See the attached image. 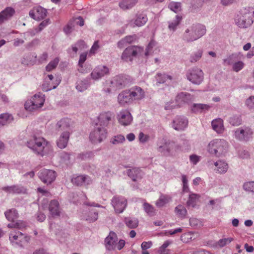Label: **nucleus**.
Segmentation results:
<instances>
[{
	"label": "nucleus",
	"instance_id": "obj_47",
	"mask_svg": "<svg viewBox=\"0 0 254 254\" xmlns=\"http://www.w3.org/2000/svg\"><path fill=\"white\" fill-rule=\"evenodd\" d=\"M203 51L198 50L197 52L191 55L190 57V61L193 63L199 61L202 57Z\"/></svg>",
	"mask_w": 254,
	"mask_h": 254
},
{
	"label": "nucleus",
	"instance_id": "obj_29",
	"mask_svg": "<svg viewBox=\"0 0 254 254\" xmlns=\"http://www.w3.org/2000/svg\"><path fill=\"white\" fill-rule=\"evenodd\" d=\"M9 240L13 245L19 246L18 242L22 238V233L17 231H11L9 234Z\"/></svg>",
	"mask_w": 254,
	"mask_h": 254
},
{
	"label": "nucleus",
	"instance_id": "obj_22",
	"mask_svg": "<svg viewBox=\"0 0 254 254\" xmlns=\"http://www.w3.org/2000/svg\"><path fill=\"white\" fill-rule=\"evenodd\" d=\"M118 101L119 103L123 106L132 102L128 90H125L120 93L118 96Z\"/></svg>",
	"mask_w": 254,
	"mask_h": 254
},
{
	"label": "nucleus",
	"instance_id": "obj_21",
	"mask_svg": "<svg viewBox=\"0 0 254 254\" xmlns=\"http://www.w3.org/2000/svg\"><path fill=\"white\" fill-rule=\"evenodd\" d=\"M117 238L116 234L114 232L110 233L109 235L105 239V244L107 249L112 250L116 248Z\"/></svg>",
	"mask_w": 254,
	"mask_h": 254
},
{
	"label": "nucleus",
	"instance_id": "obj_24",
	"mask_svg": "<svg viewBox=\"0 0 254 254\" xmlns=\"http://www.w3.org/2000/svg\"><path fill=\"white\" fill-rule=\"evenodd\" d=\"M14 9L10 7H7L0 12V24L7 20L14 14Z\"/></svg>",
	"mask_w": 254,
	"mask_h": 254
},
{
	"label": "nucleus",
	"instance_id": "obj_61",
	"mask_svg": "<svg viewBox=\"0 0 254 254\" xmlns=\"http://www.w3.org/2000/svg\"><path fill=\"white\" fill-rule=\"evenodd\" d=\"M86 56H87V55L85 53H82V54L80 55L79 60L78 62V65L83 64L84 62L86 60Z\"/></svg>",
	"mask_w": 254,
	"mask_h": 254
},
{
	"label": "nucleus",
	"instance_id": "obj_31",
	"mask_svg": "<svg viewBox=\"0 0 254 254\" xmlns=\"http://www.w3.org/2000/svg\"><path fill=\"white\" fill-rule=\"evenodd\" d=\"M212 127L213 129L218 133H221L224 130L223 126V121L222 119L219 118L213 120L212 122Z\"/></svg>",
	"mask_w": 254,
	"mask_h": 254
},
{
	"label": "nucleus",
	"instance_id": "obj_48",
	"mask_svg": "<svg viewBox=\"0 0 254 254\" xmlns=\"http://www.w3.org/2000/svg\"><path fill=\"white\" fill-rule=\"evenodd\" d=\"M143 209L145 212L149 216H152L155 215V210L150 204L145 202L143 204Z\"/></svg>",
	"mask_w": 254,
	"mask_h": 254
},
{
	"label": "nucleus",
	"instance_id": "obj_12",
	"mask_svg": "<svg viewBox=\"0 0 254 254\" xmlns=\"http://www.w3.org/2000/svg\"><path fill=\"white\" fill-rule=\"evenodd\" d=\"M112 204L116 213H122L127 205V199L122 196L116 195L112 199Z\"/></svg>",
	"mask_w": 254,
	"mask_h": 254
},
{
	"label": "nucleus",
	"instance_id": "obj_36",
	"mask_svg": "<svg viewBox=\"0 0 254 254\" xmlns=\"http://www.w3.org/2000/svg\"><path fill=\"white\" fill-rule=\"evenodd\" d=\"M98 212L94 210H91L85 214L84 219L89 222L91 223L96 221L98 219Z\"/></svg>",
	"mask_w": 254,
	"mask_h": 254
},
{
	"label": "nucleus",
	"instance_id": "obj_28",
	"mask_svg": "<svg viewBox=\"0 0 254 254\" xmlns=\"http://www.w3.org/2000/svg\"><path fill=\"white\" fill-rule=\"evenodd\" d=\"M70 121L68 119H63L57 124V128L59 130L68 131L69 132Z\"/></svg>",
	"mask_w": 254,
	"mask_h": 254
},
{
	"label": "nucleus",
	"instance_id": "obj_7",
	"mask_svg": "<svg viewBox=\"0 0 254 254\" xmlns=\"http://www.w3.org/2000/svg\"><path fill=\"white\" fill-rule=\"evenodd\" d=\"M45 102V95L42 93L36 94L27 100L25 104V109L28 111H33L41 108Z\"/></svg>",
	"mask_w": 254,
	"mask_h": 254
},
{
	"label": "nucleus",
	"instance_id": "obj_50",
	"mask_svg": "<svg viewBox=\"0 0 254 254\" xmlns=\"http://www.w3.org/2000/svg\"><path fill=\"white\" fill-rule=\"evenodd\" d=\"M7 226L11 228H16L19 229H22L26 227V223L22 221L18 220L16 222H14L13 223L8 224Z\"/></svg>",
	"mask_w": 254,
	"mask_h": 254
},
{
	"label": "nucleus",
	"instance_id": "obj_25",
	"mask_svg": "<svg viewBox=\"0 0 254 254\" xmlns=\"http://www.w3.org/2000/svg\"><path fill=\"white\" fill-rule=\"evenodd\" d=\"M127 174L132 181H136L138 179H141L144 173L139 168H133L128 170Z\"/></svg>",
	"mask_w": 254,
	"mask_h": 254
},
{
	"label": "nucleus",
	"instance_id": "obj_17",
	"mask_svg": "<svg viewBox=\"0 0 254 254\" xmlns=\"http://www.w3.org/2000/svg\"><path fill=\"white\" fill-rule=\"evenodd\" d=\"M193 99V96L190 93L183 92L179 93L176 97V101L179 107L191 102Z\"/></svg>",
	"mask_w": 254,
	"mask_h": 254
},
{
	"label": "nucleus",
	"instance_id": "obj_43",
	"mask_svg": "<svg viewBox=\"0 0 254 254\" xmlns=\"http://www.w3.org/2000/svg\"><path fill=\"white\" fill-rule=\"evenodd\" d=\"M175 211L178 216L182 218H185L187 213L186 208L182 205H179L176 207Z\"/></svg>",
	"mask_w": 254,
	"mask_h": 254
},
{
	"label": "nucleus",
	"instance_id": "obj_40",
	"mask_svg": "<svg viewBox=\"0 0 254 254\" xmlns=\"http://www.w3.org/2000/svg\"><path fill=\"white\" fill-rule=\"evenodd\" d=\"M181 19V16L176 15L175 19L169 22L168 28L169 30L174 32L177 29L178 26L180 23Z\"/></svg>",
	"mask_w": 254,
	"mask_h": 254
},
{
	"label": "nucleus",
	"instance_id": "obj_13",
	"mask_svg": "<svg viewBox=\"0 0 254 254\" xmlns=\"http://www.w3.org/2000/svg\"><path fill=\"white\" fill-rule=\"evenodd\" d=\"M39 177L45 184H51L56 178V172L52 170L44 169L39 172Z\"/></svg>",
	"mask_w": 254,
	"mask_h": 254
},
{
	"label": "nucleus",
	"instance_id": "obj_10",
	"mask_svg": "<svg viewBox=\"0 0 254 254\" xmlns=\"http://www.w3.org/2000/svg\"><path fill=\"white\" fill-rule=\"evenodd\" d=\"M143 49L137 46H129L124 51L122 59L125 61H131L132 58L137 55H141L143 53Z\"/></svg>",
	"mask_w": 254,
	"mask_h": 254
},
{
	"label": "nucleus",
	"instance_id": "obj_5",
	"mask_svg": "<svg viewBox=\"0 0 254 254\" xmlns=\"http://www.w3.org/2000/svg\"><path fill=\"white\" fill-rule=\"evenodd\" d=\"M228 147V143L226 140L216 139L209 142L207 149L210 154L220 156L227 152Z\"/></svg>",
	"mask_w": 254,
	"mask_h": 254
},
{
	"label": "nucleus",
	"instance_id": "obj_20",
	"mask_svg": "<svg viewBox=\"0 0 254 254\" xmlns=\"http://www.w3.org/2000/svg\"><path fill=\"white\" fill-rule=\"evenodd\" d=\"M128 91L132 101L140 100L144 96V92L140 87L134 86L131 88Z\"/></svg>",
	"mask_w": 254,
	"mask_h": 254
},
{
	"label": "nucleus",
	"instance_id": "obj_52",
	"mask_svg": "<svg viewBox=\"0 0 254 254\" xmlns=\"http://www.w3.org/2000/svg\"><path fill=\"white\" fill-rule=\"evenodd\" d=\"M59 61V59L58 58H56L54 60L50 62L46 67V70L50 71L55 68L57 67Z\"/></svg>",
	"mask_w": 254,
	"mask_h": 254
},
{
	"label": "nucleus",
	"instance_id": "obj_35",
	"mask_svg": "<svg viewBox=\"0 0 254 254\" xmlns=\"http://www.w3.org/2000/svg\"><path fill=\"white\" fill-rule=\"evenodd\" d=\"M90 85V82L87 79L79 80L76 82V89L79 92L86 90Z\"/></svg>",
	"mask_w": 254,
	"mask_h": 254
},
{
	"label": "nucleus",
	"instance_id": "obj_46",
	"mask_svg": "<svg viewBox=\"0 0 254 254\" xmlns=\"http://www.w3.org/2000/svg\"><path fill=\"white\" fill-rule=\"evenodd\" d=\"M125 137L124 135L119 134L112 137L111 139V142L114 145H118L123 143L125 141Z\"/></svg>",
	"mask_w": 254,
	"mask_h": 254
},
{
	"label": "nucleus",
	"instance_id": "obj_11",
	"mask_svg": "<svg viewBox=\"0 0 254 254\" xmlns=\"http://www.w3.org/2000/svg\"><path fill=\"white\" fill-rule=\"evenodd\" d=\"M107 132L105 127H97L90 134V139L93 143L102 142L107 137Z\"/></svg>",
	"mask_w": 254,
	"mask_h": 254
},
{
	"label": "nucleus",
	"instance_id": "obj_2",
	"mask_svg": "<svg viewBox=\"0 0 254 254\" xmlns=\"http://www.w3.org/2000/svg\"><path fill=\"white\" fill-rule=\"evenodd\" d=\"M206 31L205 26L200 24H193L186 29L183 34V39L188 43L193 42L203 36Z\"/></svg>",
	"mask_w": 254,
	"mask_h": 254
},
{
	"label": "nucleus",
	"instance_id": "obj_23",
	"mask_svg": "<svg viewBox=\"0 0 254 254\" xmlns=\"http://www.w3.org/2000/svg\"><path fill=\"white\" fill-rule=\"evenodd\" d=\"M49 210L52 217H56L59 216L60 210L58 201L56 200H51L49 204Z\"/></svg>",
	"mask_w": 254,
	"mask_h": 254
},
{
	"label": "nucleus",
	"instance_id": "obj_33",
	"mask_svg": "<svg viewBox=\"0 0 254 254\" xmlns=\"http://www.w3.org/2000/svg\"><path fill=\"white\" fill-rule=\"evenodd\" d=\"M137 2L138 0H122L119 5L123 10H126L132 7Z\"/></svg>",
	"mask_w": 254,
	"mask_h": 254
},
{
	"label": "nucleus",
	"instance_id": "obj_16",
	"mask_svg": "<svg viewBox=\"0 0 254 254\" xmlns=\"http://www.w3.org/2000/svg\"><path fill=\"white\" fill-rule=\"evenodd\" d=\"M188 121L184 116H177L172 123L173 127L176 130H184L188 126Z\"/></svg>",
	"mask_w": 254,
	"mask_h": 254
},
{
	"label": "nucleus",
	"instance_id": "obj_58",
	"mask_svg": "<svg viewBox=\"0 0 254 254\" xmlns=\"http://www.w3.org/2000/svg\"><path fill=\"white\" fill-rule=\"evenodd\" d=\"M246 104L250 109H254V96H250L247 99Z\"/></svg>",
	"mask_w": 254,
	"mask_h": 254
},
{
	"label": "nucleus",
	"instance_id": "obj_63",
	"mask_svg": "<svg viewBox=\"0 0 254 254\" xmlns=\"http://www.w3.org/2000/svg\"><path fill=\"white\" fill-rule=\"evenodd\" d=\"M48 57V54L46 52L44 53L39 58V62L40 63H43L44 61H46L47 60Z\"/></svg>",
	"mask_w": 254,
	"mask_h": 254
},
{
	"label": "nucleus",
	"instance_id": "obj_9",
	"mask_svg": "<svg viewBox=\"0 0 254 254\" xmlns=\"http://www.w3.org/2000/svg\"><path fill=\"white\" fill-rule=\"evenodd\" d=\"M187 77L192 83L199 84L203 79V73L201 69L194 67L188 71Z\"/></svg>",
	"mask_w": 254,
	"mask_h": 254
},
{
	"label": "nucleus",
	"instance_id": "obj_42",
	"mask_svg": "<svg viewBox=\"0 0 254 254\" xmlns=\"http://www.w3.org/2000/svg\"><path fill=\"white\" fill-rule=\"evenodd\" d=\"M199 196L195 193H191L190 194L189 198L187 201V205L188 206L194 207L198 199Z\"/></svg>",
	"mask_w": 254,
	"mask_h": 254
},
{
	"label": "nucleus",
	"instance_id": "obj_32",
	"mask_svg": "<svg viewBox=\"0 0 254 254\" xmlns=\"http://www.w3.org/2000/svg\"><path fill=\"white\" fill-rule=\"evenodd\" d=\"M214 165L216 167V171L218 173L224 174L228 169V164L222 160H218L214 163Z\"/></svg>",
	"mask_w": 254,
	"mask_h": 254
},
{
	"label": "nucleus",
	"instance_id": "obj_6",
	"mask_svg": "<svg viewBox=\"0 0 254 254\" xmlns=\"http://www.w3.org/2000/svg\"><path fill=\"white\" fill-rule=\"evenodd\" d=\"M130 79L127 75H119L114 77L110 81H107V92L110 93L112 90L121 89L129 84Z\"/></svg>",
	"mask_w": 254,
	"mask_h": 254
},
{
	"label": "nucleus",
	"instance_id": "obj_49",
	"mask_svg": "<svg viewBox=\"0 0 254 254\" xmlns=\"http://www.w3.org/2000/svg\"><path fill=\"white\" fill-rule=\"evenodd\" d=\"M167 79L171 80L172 79V77L166 74L158 73L157 75L156 80L158 83H163Z\"/></svg>",
	"mask_w": 254,
	"mask_h": 254
},
{
	"label": "nucleus",
	"instance_id": "obj_41",
	"mask_svg": "<svg viewBox=\"0 0 254 254\" xmlns=\"http://www.w3.org/2000/svg\"><path fill=\"white\" fill-rule=\"evenodd\" d=\"M87 178L86 176L80 175L76 177L73 178L71 179V182L73 184L77 186H81L86 184Z\"/></svg>",
	"mask_w": 254,
	"mask_h": 254
},
{
	"label": "nucleus",
	"instance_id": "obj_45",
	"mask_svg": "<svg viewBox=\"0 0 254 254\" xmlns=\"http://www.w3.org/2000/svg\"><path fill=\"white\" fill-rule=\"evenodd\" d=\"M136 39L135 36H127L123 39L122 40L119 41L118 43V47L122 48L124 46V44L125 43H131L132 42L134 41Z\"/></svg>",
	"mask_w": 254,
	"mask_h": 254
},
{
	"label": "nucleus",
	"instance_id": "obj_57",
	"mask_svg": "<svg viewBox=\"0 0 254 254\" xmlns=\"http://www.w3.org/2000/svg\"><path fill=\"white\" fill-rule=\"evenodd\" d=\"M244 66V64L242 62H238L237 63H235L233 66V69L234 71L236 72H238L240 70H241Z\"/></svg>",
	"mask_w": 254,
	"mask_h": 254
},
{
	"label": "nucleus",
	"instance_id": "obj_54",
	"mask_svg": "<svg viewBox=\"0 0 254 254\" xmlns=\"http://www.w3.org/2000/svg\"><path fill=\"white\" fill-rule=\"evenodd\" d=\"M156 45V42L154 40H151L148 44L145 52V55L148 56L151 54L152 52V49Z\"/></svg>",
	"mask_w": 254,
	"mask_h": 254
},
{
	"label": "nucleus",
	"instance_id": "obj_55",
	"mask_svg": "<svg viewBox=\"0 0 254 254\" xmlns=\"http://www.w3.org/2000/svg\"><path fill=\"white\" fill-rule=\"evenodd\" d=\"M243 188L246 191L254 192V182L245 183L243 185Z\"/></svg>",
	"mask_w": 254,
	"mask_h": 254
},
{
	"label": "nucleus",
	"instance_id": "obj_44",
	"mask_svg": "<svg viewBox=\"0 0 254 254\" xmlns=\"http://www.w3.org/2000/svg\"><path fill=\"white\" fill-rule=\"evenodd\" d=\"M125 222L127 226L130 228H135L138 224V221L135 218H126Z\"/></svg>",
	"mask_w": 254,
	"mask_h": 254
},
{
	"label": "nucleus",
	"instance_id": "obj_51",
	"mask_svg": "<svg viewBox=\"0 0 254 254\" xmlns=\"http://www.w3.org/2000/svg\"><path fill=\"white\" fill-rule=\"evenodd\" d=\"M169 7L171 10L177 13L181 10V3L178 2H171L169 4Z\"/></svg>",
	"mask_w": 254,
	"mask_h": 254
},
{
	"label": "nucleus",
	"instance_id": "obj_60",
	"mask_svg": "<svg viewBox=\"0 0 254 254\" xmlns=\"http://www.w3.org/2000/svg\"><path fill=\"white\" fill-rule=\"evenodd\" d=\"M46 218V215L42 213L41 212H39L37 214V219L38 221L40 222H43L45 220Z\"/></svg>",
	"mask_w": 254,
	"mask_h": 254
},
{
	"label": "nucleus",
	"instance_id": "obj_34",
	"mask_svg": "<svg viewBox=\"0 0 254 254\" xmlns=\"http://www.w3.org/2000/svg\"><path fill=\"white\" fill-rule=\"evenodd\" d=\"M210 106L203 104H194L191 108V111L195 113H201L208 111L210 108Z\"/></svg>",
	"mask_w": 254,
	"mask_h": 254
},
{
	"label": "nucleus",
	"instance_id": "obj_37",
	"mask_svg": "<svg viewBox=\"0 0 254 254\" xmlns=\"http://www.w3.org/2000/svg\"><path fill=\"white\" fill-rule=\"evenodd\" d=\"M4 214L7 220L11 221L12 223H13L18 217L17 211L15 209H10L6 211Z\"/></svg>",
	"mask_w": 254,
	"mask_h": 254
},
{
	"label": "nucleus",
	"instance_id": "obj_64",
	"mask_svg": "<svg viewBox=\"0 0 254 254\" xmlns=\"http://www.w3.org/2000/svg\"><path fill=\"white\" fill-rule=\"evenodd\" d=\"M190 158L191 162L194 164H196L199 161V157L195 155H190Z\"/></svg>",
	"mask_w": 254,
	"mask_h": 254
},
{
	"label": "nucleus",
	"instance_id": "obj_1",
	"mask_svg": "<svg viewBox=\"0 0 254 254\" xmlns=\"http://www.w3.org/2000/svg\"><path fill=\"white\" fill-rule=\"evenodd\" d=\"M254 18V8L248 7L242 8L239 11L235 18V22L239 27L247 28L253 23Z\"/></svg>",
	"mask_w": 254,
	"mask_h": 254
},
{
	"label": "nucleus",
	"instance_id": "obj_62",
	"mask_svg": "<svg viewBox=\"0 0 254 254\" xmlns=\"http://www.w3.org/2000/svg\"><path fill=\"white\" fill-rule=\"evenodd\" d=\"M139 140L142 142H145L147 141L148 139V136L143 134L142 132H140L139 134Z\"/></svg>",
	"mask_w": 254,
	"mask_h": 254
},
{
	"label": "nucleus",
	"instance_id": "obj_26",
	"mask_svg": "<svg viewBox=\"0 0 254 254\" xmlns=\"http://www.w3.org/2000/svg\"><path fill=\"white\" fill-rule=\"evenodd\" d=\"M147 21L146 16L142 14L137 15L136 18L134 21H131L128 23V25L131 27L136 26H141L144 25Z\"/></svg>",
	"mask_w": 254,
	"mask_h": 254
},
{
	"label": "nucleus",
	"instance_id": "obj_4",
	"mask_svg": "<svg viewBox=\"0 0 254 254\" xmlns=\"http://www.w3.org/2000/svg\"><path fill=\"white\" fill-rule=\"evenodd\" d=\"M179 147L174 141L162 138L157 143V150L163 156H169L173 155Z\"/></svg>",
	"mask_w": 254,
	"mask_h": 254
},
{
	"label": "nucleus",
	"instance_id": "obj_19",
	"mask_svg": "<svg viewBox=\"0 0 254 254\" xmlns=\"http://www.w3.org/2000/svg\"><path fill=\"white\" fill-rule=\"evenodd\" d=\"M118 119L119 123L122 125L127 126L132 122V118L128 111L124 110L120 112L118 114Z\"/></svg>",
	"mask_w": 254,
	"mask_h": 254
},
{
	"label": "nucleus",
	"instance_id": "obj_15",
	"mask_svg": "<svg viewBox=\"0 0 254 254\" xmlns=\"http://www.w3.org/2000/svg\"><path fill=\"white\" fill-rule=\"evenodd\" d=\"M47 9L40 6L33 8L29 11V15L31 17L36 20H41L47 16Z\"/></svg>",
	"mask_w": 254,
	"mask_h": 254
},
{
	"label": "nucleus",
	"instance_id": "obj_59",
	"mask_svg": "<svg viewBox=\"0 0 254 254\" xmlns=\"http://www.w3.org/2000/svg\"><path fill=\"white\" fill-rule=\"evenodd\" d=\"M152 245L151 241L149 242H143L141 245V248L143 250H147L150 248Z\"/></svg>",
	"mask_w": 254,
	"mask_h": 254
},
{
	"label": "nucleus",
	"instance_id": "obj_3",
	"mask_svg": "<svg viewBox=\"0 0 254 254\" xmlns=\"http://www.w3.org/2000/svg\"><path fill=\"white\" fill-rule=\"evenodd\" d=\"M27 146L35 153L41 156L47 153L50 149V145L45 139L36 136H34L27 142Z\"/></svg>",
	"mask_w": 254,
	"mask_h": 254
},
{
	"label": "nucleus",
	"instance_id": "obj_8",
	"mask_svg": "<svg viewBox=\"0 0 254 254\" xmlns=\"http://www.w3.org/2000/svg\"><path fill=\"white\" fill-rule=\"evenodd\" d=\"M234 137L240 141H248L252 138L254 131L248 126H243L233 131Z\"/></svg>",
	"mask_w": 254,
	"mask_h": 254
},
{
	"label": "nucleus",
	"instance_id": "obj_30",
	"mask_svg": "<svg viewBox=\"0 0 254 254\" xmlns=\"http://www.w3.org/2000/svg\"><path fill=\"white\" fill-rule=\"evenodd\" d=\"M2 190L9 193H20L24 192V189L23 187L18 185L5 187Z\"/></svg>",
	"mask_w": 254,
	"mask_h": 254
},
{
	"label": "nucleus",
	"instance_id": "obj_18",
	"mask_svg": "<svg viewBox=\"0 0 254 254\" xmlns=\"http://www.w3.org/2000/svg\"><path fill=\"white\" fill-rule=\"evenodd\" d=\"M114 114L111 112L101 113L98 117V124L103 127H107L114 118Z\"/></svg>",
	"mask_w": 254,
	"mask_h": 254
},
{
	"label": "nucleus",
	"instance_id": "obj_56",
	"mask_svg": "<svg viewBox=\"0 0 254 254\" xmlns=\"http://www.w3.org/2000/svg\"><path fill=\"white\" fill-rule=\"evenodd\" d=\"M30 240V237L28 235H25L22 233V238L20 239V242H18L19 246L23 247L24 246L28 244Z\"/></svg>",
	"mask_w": 254,
	"mask_h": 254
},
{
	"label": "nucleus",
	"instance_id": "obj_38",
	"mask_svg": "<svg viewBox=\"0 0 254 254\" xmlns=\"http://www.w3.org/2000/svg\"><path fill=\"white\" fill-rule=\"evenodd\" d=\"M171 200V197L168 195L161 194L156 201V205L158 207H162Z\"/></svg>",
	"mask_w": 254,
	"mask_h": 254
},
{
	"label": "nucleus",
	"instance_id": "obj_27",
	"mask_svg": "<svg viewBox=\"0 0 254 254\" xmlns=\"http://www.w3.org/2000/svg\"><path fill=\"white\" fill-rule=\"evenodd\" d=\"M69 136L68 131L63 132L57 141L58 146L61 149L65 148L67 145Z\"/></svg>",
	"mask_w": 254,
	"mask_h": 254
},
{
	"label": "nucleus",
	"instance_id": "obj_14",
	"mask_svg": "<svg viewBox=\"0 0 254 254\" xmlns=\"http://www.w3.org/2000/svg\"><path fill=\"white\" fill-rule=\"evenodd\" d=\"M109 69L105 65H98L94 68L90 74L91 78L94 80H98L109 74Z\"/></svg>",
	"mask_w": 254,
	"mask_h": 254
},
{
	"label": "nucleus",
	"instance_id": "obj_53",
	"mask_svg": "<svg viewBox=\"0 0 254 254\" xmlns=\"http://www.w3.org/2000/svg\"><path fill=\"white\" fill-rule=\"evenodd\" d=\"M233 238H224L219 240L217 243V245L220 248L224 247L226 246L228 244L230 243L232 241H233Z\"/></svg>",
	"mask_w": 254,
	"mask_h": 254
},
{
	"label": "nucleus",
	"instance_id": "obj_39",
	"mask_svg": "<svg viewBox=\"0 0 254 254\" xmlns=\"http://www.w3.org/2000/svg\"><path fill=\"white\" fill-rule=\"evenodd\" d=\"M13 120L12 116L8 114H2L0 115V126H3L10 123Z\"/></svg>",
	"mask_w": 254,
	"mask_h": 254
}]
</instances>
